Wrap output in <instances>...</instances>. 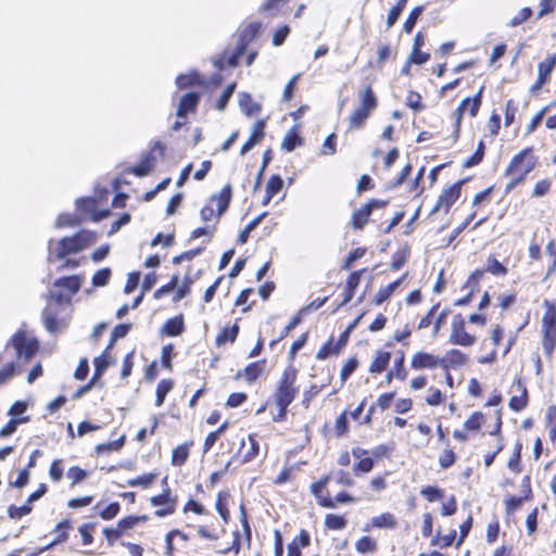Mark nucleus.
<instances>
[{
  "instance_id": "obj_56",
  "label": "nucleus",
  "mask_w": 556,
  "mask_h": 556,
  "mask_svg": "<svg viewBox=\"0 0 556 556\" xmlns=\"http://www.w3.org/2000/svg\"><path fill=\"white\" fill-rule=\"evenodd\" d=\"M88 476L89 472L77 465L71 466L66 472V477L70 479L72 488L77 484H80L84 480L88 478Z\"/></svg>"
},
{
  "instance_id": "obj_31",
  "label": "nucleus",
  "mask_w": 556,
  "mask_h": 556,
  "mask_svg": "<svg viewBox=\"0 0 556 556\" xmlns=\"http://www.w3.org/2000/svg\"><path fill=\"white\" fill-rule=\"evenodd\" d=\"M266 121L257 119L252 128V132L248 140L243 143L240 150V154L244 155L256 144L261 143L265 137Z\"/></svg>"
},
{
  "instance_id": "obj_13",
  "label": "nucleus",
  "mask_w": 556,
  "mask_h": 556,
  "mask_svg": "<svg viewBox=\"0 0 556 556\" xmlns=\"http://www.w3.org/2000/svg\"><path fill=\"white\" fill-rule=\"evenodd\" d=\"M448 342L464 348L472 346L477 342V336L467 330L466 318L460 313L455 314L452 318Z\"/></svg>"
},
{
  "instance_id": "obj_58",
  "label": "nucleus",
  "mask_w": 556,
  "mask_h": 556,
  "mask_svg": "<svg viewBox=\"0 0 556 556\" xmlns=\"http://www.w3.org/2000/svg\"><path fill=\"white\" fill-rule=\"evenodd\" d=\"M254 293L253 288H245L243 289L239 295L237 296L235 301V306H241V312L243 314L250 312L255 304V301H252L251 303H248L249 298Z\"/></svg>"
},
{
  "instance_id": "obj_33",
  "label": "nucleus",
  "mask_w": 556,
  "mask_h": 556,
  "mask_svg": "<svg viewBox=\"0 0 556 556\" xmlns=\"http://www.w3.org/2000/svg\"><path fill=\"white\" fill-rule=\"evenodd\" d=\"M544 263L542 269L544 271L543 279L546 280L556 271V239H551L545 245Z\"/></svg>"
},
{
  "instance_id": "obj_32",
  "label": "nucleus",
  "mask_w": 556,
  "mask_h": 556,
  "mask_svg": "<svg viewBox=\"0 0 556 556\" xmlns=\"http://www.w3.org/2000/svg\"><path fill=\"white\" fill-rule=\"evenodd\" d=\"M73 529V523L70 518H65L58 522L53 529V533L55 534L54 539L45 546L41 552L47 551L55 545L65 543L70 538V532Z\"/></svg>"
},
{
  "instance_id": "obj_37",
  "label": "nucleus",
  "mask_w": 556,
  "mask_h": 556,
  "mask_svg": "<svg viewBox=\"0 0 556 556\" xmlns=\"http://www.w3.org/2000/svg\"><path fill=\"white\" fill-rule=\"evenodd\" d=\"M193 445H194L193 440H189V441H186V442L177 445L176 447H174L172 451V457H170L172 466H174V467L184 466L190 456V452H191V448L193 447Z\"/></svg>"
},
{
  "instance_id": "obj_43",
  "label": "nucleus",
  "mask_w": 556,
  "mask_h": 556,
  "mask_svg": "<svg viewBox=\"0 0 556 556\" xmlns=\"http://www.w3.org/2000/svg\"><path fill=\"white\" fill-rule=\"evenodd\" d=\"M175 381L172 378H164L159 381L155 389V402L154 405L156 407H161L167 394L174 389Z\"/></svg>"
},
{
  "instance_id": "obj_16",
  "label": "nucleus",
  "mask_w": 556,
  "mask_h": 556,
  "mask_svg": "<svg viewBox=\"0 0 556 556\" xmlns=\"http://www.w3.org/2000/svg\"><path fill=\"white\" fill-rule=\"evenodd\" d=\"M109 191L104 190L102 194L97 198H81L76 202L77 210L86 215H90V218L93 222H99L103 218H106L111 215L110 208L99 210V202L104 201L108 202Z\"/></svg>"
},
{
  "instance_id": "obj_4",
  "label": "nucleus",
  "mask_w": 556,
  "mask_h": 556,
  "mask_svg": "<svg viewBox=\"0 0 556 556\" xmlns=\"http://www.w3.org/2000/svg\"><path fill=\"white\" fill-rule=\"evenodd\" d=\"M260 27L261 25L258 23H250L247 25L239 34L233 52L230 55H227V52L225 51L220 58L214 62V65L218 70H222L225 65L230 67L238 66L240 58L247 51L250 42L257 36Z\"/></svg>"
},
{
  "instance_id": "obj_49",
  "label": "nucleus",
  "mask_w": 556,
  "mask_h": 556,
  "mask_svg": "<svg viewBox=\"0 0 556 556\" xmlns=\"http://www.w3.org/2000/svg\"><path fill=\"white\" fill-rule=\"evenodd\" d=\"M359 367V359L357 355L350 356L342 365L340 370V380L341 383H345V381L356 371Z\"/></svg>"
},
{
  "instance_id": "obj_19",
  "label": "nucleus",
  "mask_w": 556,
  "mask_h": 556,
  "mask_svg": "<svg viewBox=\"0 0 556 556\" xmlns=\"http://www.w3.org/2000/svg\"><path fill=\"white\" fill-rule=\"evenodd\" d=\"M58 305L52 301L48 303L42 312V319L46 329L51 333H56L66 327L65 320L60 316Z\"/></svg>"
},
{
  "instance_id": "obj_46",
  "label": "nucleus",
  "mask_w": 556,
  "mask_h": 556,
  "mask_svg": "<svg viewBox=\"0 0 556 556\" xmlns=\"http://www.w3.org/2000/svg\"><path fill=\"white\" fill-rule=\"evenodd\" d=\"M178 89H186L191 86H203L204 81L197 72L180 74L176 78Z\"/></svg>"
},
{
  "instance_id": "obj_12",
  "label": "nucleus",
  "mask_w": 556,
  "mask_h": 556,
  "mask_svg": "<svg viewBox=\"0 0 556 556\" xmlns=\"http://www.w3.org/2000/svg\"><path fill=\"white\" fill-rule=\"evenodd\" d=\"M165 485L160 494L153 495L150 498V504L155 507L154 516L164 518L176 513L178 506V496L172 493L167 483V477L163 479Z\"/></svg>"
},
{
  "instance_id": "obj_38",
  "label": "nucleus",
  "mask_w": 556,
  "mask_h": 556,
  "mask_svg": "<svg viewBox=\"0 0 556 556\" xmlns=\"http://www.w3.org/2000/svg\"><path fill=\"white\" fill-rule=\"evenodd\" d=\"M397 526V520L392 513H382L378 516H375L370 519V521L365 526V531L370 530L371 528L377 529H394Z\"/></svg>"
},
{
  "instance_id": "obj_55",
  "label": "nucleus",
  "mask_w": 556,
  "mask_h": 556,
  "mask_svg": "<svg viewBox=\"0 0 556 556\" xmlns=\"http://www.w3.org/2000/svg\"><path fill=\"white\" fill-rule=\"evenodd\" d=\"M484 154H485V143L483 140H480L478 142L476 151L464 162L463 166L465 168H470V167L479 165L483 161Z\"/></svg>"
},
{
  "instance_id": "obj_11",
  "label": "nucleus",
  "mask_w": 556,
  "mask_h": 556,
  "mask_svg": "<svg viewBox=\"0 0 556 556\" xmlns=\"http://www.w3.org/2000/svg\"><path fill=\"white\" fill-rule=\"evenodd\" d=\"M484 89H485V87H484V85H482L473 97L465 98L464 100L460 101V103L456 108V110L454 112V115H455V123H454L455 140H457L459 137L464 115L466 113H468V115L472 118L478 115L480 108L482 105V98H483Z\"/></svg>"
},
{
  "instance_id": "obj_9",
  "label": "nucleus",
  "mask_w": 556,
  "mask_h": 556,
  "mask_svg": "<svg viewBox=\"0 0 556 556\" xmlns=\"http://www.w3.org/2000/svg\"><path fill=\"white\" fill-rule=\"evenodd\" d=\"M148 515H128L121 518L115 527H106L102 533L106 540L108 545L113 546L117 540L128 534V532L140 523L149 521Z\"/></svg>"
},
{
  "instance_id": "obj_6",
  "label": "nucleus",
  "mask_w": 556,
  "mask_h": 556,
  "mask_svg": "<svg viewBox=\"0 0 556 556\" xmlns=\"http://www.w3.org/2000/svg\"><path fill=\"white\" fill-rule=\"evenodd\" d=\"M378 106L377 96L370 85L359 94V103L349 116V130L363 128L371 113Z\"/></svg>"
},
{
  "instance_id": "obj_35",
  "label": "nucleus",
  "mask_w": 556,
  "mask_h": 556,
  "mask_svg": "<svg viewBox=\"0 0 556 556\" xmlns=\"http://www.w3.org/2000/svg\"><path fill=\"white\" fill-rule=\"evenodd\" d=\"M155 156L151 152H146L140 162L125 169L127 174H134L137 177L147 176L155 166Z\"/></svg>"
},
{
  "instance_id": "obj_42",
  "label": "nucleus",
  "mask_w": 556,
  "mask_h": 556,
  "mask_svg": "<svg viewBox=\"0 0 556 556\" xmlns=\"http://www.w3.org/2000/svg\"><path fill=\"white\" fill-rule=\"evenodd\" d=\"M181 511L184 515L193 514L199 517L210 515L208 508L201 501L192 496L185 502Z\"/></svg>"
},
{
  "instance_id": "obj_54",
  "label": "nucleus",
  "mask_w": 556,
  "mask_h": 556,
  "mask_svg": "<svg viewBox=\"0 0 556 556\" xmlns=\"http://www.w3.org/2000/svg\"><path fill=\"white\" fill-rule=\"evenodd\" d=\"M457 460V454L454 448L446 447L444 448L438 457V464L442 470H446L455 465Z\"/></svg>"
},
{
  "instance_id": "obj_45",
  "label": "nucleus",
  "mask_w": 556,
  "mask_h": 556,
  "mask_svg": "<svg viewBox=\"0 0 556 556\" xmlns=\"http://www.w3.org/2000/svg\"><path fill=\"white\" fill-rule=\"evenodd\" d=\"M355 549L361 555L374 554L378 551V543L374 538L363 535L355 542Z\"/></svg>"
},
{
  "instance_id": "obj_51",
  "label": "nucleus",
  "mask_w": 556,
  "mask_h": 556,
  "mask_svg": "<svg viewBox=\"0 0 556 556\" xmlns=\"http://www.w3.org/2000/svg\"><path fill=\"white\" fill-rule=\"evenodd\" d=\"M397 54L396 49H393L389 43L380 45L377 50V60L376 65L379 68H382L384 63L389 59H395Z\"/></svg>"
},
{
  "instance_id": "obj_39",
  "label": "nucleus",
  "mask_w": 556,
  "mask_h": 556,
  "mask_svg": "<svg viewBox=\"0 0 556 556\" xmlns=\"http://www.w3.org/2000/svg\"><path fill=\"white\" fill-rule=\"evenodd\" d=\"M185 331L184 315L168 318L162 326V332L167 337H178Z\"/></svg>"
},
{
  "instance_id": "obj_17",
  "label": "nucleus",
  "mask_w": 556,
  "mask_h": 556,
  "mask_svg": "<svg viewBox=\"0 0 556 556\" xmlns=\"http://www.w3.org/2000/svg\"><path fill=\"white\" fill-rule=\"evenodd\" d=\"M11 343L16 351L18 358L30 361L39 350V342L37 339L28 337L24 330L16 331L11 338Z\"/></svg>"
},
{
  "instance_id": "obj_28",
  "label": "nucleus",
  "mask_w": 556,
  "mask_h": 556,
  "mask_svg": "<svg viewBox=\"0 0 556 556\" xmlns=\"http://www.w3.org/2000/svg\"><path fill=\"white\" fill-rule=\"evenodd\" d=\"M514 386L519 391V395H513L509 399L508 406L514 412H521L529 403L528 389L520 377L514 380Z\"/></svg>"
},
{
  "instance_id": "obj_60",
  "label": "nucleus",
  "mask_w": 556,
  "mask_h": 556,
  "mask_svg": "<svg viewBox=\"0 0 556 556\" xmlns=\"http://www.w3.org/2000/svg\"><path fill=\"white\" fill-rule=\"evenodd\" d=\"M545 427L552 441L556 440V405H551L546 409Z\"/></svg>"
},
{
  "instance_id": "obj_62",
  "label": "nucleus",
  "mask_w": 556,
  "mask_h": 556,
  "mask_svg": "<svg viewBox=\"0 0 556 556\" xmlns=\"http://www.w3.org/2000/svg\"><path fill=\"white\" fill-rule=\"evenodd\" d=\"M333 431H334V435L337 438H342L349 433L350 426H349V421H348V410H343L336 418Z\"/></svg>"
},
{
  "instance_id": "obj_41",
  "label": "nucleus",
  "mask_w": 556,
  "mask_h": 556,
  "mask_svg": "<svg viewBox=\"0 0 556 556\" xmlns=\"http://www.w3.org/2000/svg\"><path fill=\"white\" fill-rule=\"evenodd\" d=\"M339 345L336 343L333 336H331L316 352L315 358L317 361H325L330 356H338L342 349L338 348Z\"/></svg>"
},
{
  "instance_id": "obj_34",
  "label": "nucleus",
  "mask_w": 556,
  "mask_h": 556,
  "mask_svg": "<svg viewBox=\"0 0 556 556\" xmlns=\"http://www.w3.org/2000/svg\"><path fill=\"white\" fill-rule=\"evenodd\" d=\"M407 370L405 368V353L401 351L393 361L392 367L386 374L387 382L393 380L405 381L407 379Z\"/></svg>"
},
{
  "instance_id": "obj_40",
  "label": "nucleus",
  "mask_w": 556,
  "mask_h": 556,
  "mask_svg": "<svg viewBox=\"0 0 556 556\" xmlns=\"http://www.w3.org/2000/svg\"><path fill=\"white\" fill-rule=\"evenodd\" d=\"M239 105L241 111L248 116H256L262 111V105L255 102L252 96L248 92H243L240 94Z\"/></svg>"
},
{
  "instance_id": "obj_59",
  "label": "nucleus",
  "mask_w": 556,
  "mask_h": 556,
  "mask_svg": "<svg viewBox=\"0 0 556 556\" xmlns=\"http://www.w3.org/2000/svg\"><path fill=\"white\" fill-rule=\"evenodd\" d=\"M30 421V417L10 418V420L0 429V438L12 435L17 427Z\"/></svg>"
},
{
  "instance_id": "obj_63",
  "label": "nucleus",
  "mask_w": 556,
  "mask_h": 556,
  "mask_svg": "<svg viewBox=\"0 0 556 556\" xmlns=\"http://www.w3.org/2000/svg\"><path fill=\"white\" fill-rule=\"evenodd\" d=\"M302 144V138L294 129L289 130L282 139L281 148L287 152L293 151L298 146Z\"/></svg>"
},
{
  "instance_id": "obj_24",
  "label": "nucleus",
  "mask_w": 556,
  "mask_h": 556,
  "mask_svg": "<svg viewBox=\"0 0 556 556\" xmlns=\"http://www.w3.org/2000/svg\"><path fill=\"white\" fill-rule=\"evenodd\" d=\"M265 368L266 359L252 362L236 374V379L243 378L247 383L252 384L264 374Z\"/></svg>"
},
{
  "instance_id": "obj_36",
  "label": "nucleus",
  "mask_w": 556,
  "mask_h": 556,
  "mask_svg": "<svg viewBox=\"0 0 556 556\" xmlns=\"http://www.w3.org/2000/svg\"><path fill=\"white\" fill-rule=\"evenodd\" d=\"M230 496L231 494L229 490H222L216 494L215 498V509L225 525H228L231 519L229 509Z\"/></svg>"
},
{
  "instance_id": "obj_10",
  "label": "nucleus",
  "mask_w": 556,
  "mask_h": 556,
  "mask_svg": "<svg viewBox=\"0 0 556 556\" xmlns=\"http://www.w3.org/2000/svg\"><path fill=\"white\" fill-rule=\"evenodd\" d=\"M190 535L180 530L172 529L164 536L165 556H188L191 554Z\"/></svg>"
},
{
  "instance_id": "obj_14",
  "label": "nucleus",
  "mask_w": 556,
  "mask_h": 556,
  "mask_svg": "<svg viewBox=\"0 0 556 556\" xmlns=\"http://www.w3.org/2000/svg\"><path fill=\"white\" fill-rule=\"evenodd\" d=\"M257 433H250L240 440V445L229 462L244 465L253 462L260 455L261 445Z\"/></svg>"
},
{
  "instance_id": "obj_27",
  "label": "nucleus",
  "mask_w": 556,
  "mask_h": 556,
  "mask_svg": "<svg viewBox=\"0 0 556 556\" xmlns=\"http://www.w3.org/2000/svg\"><path fill=\"white\" fill-rule=\"evenodd\" d=\"M240 318H237L232 325H226L223 327L215 337V346L222 348L226 344H232L236 342L240 332Z\"/></svg>"
},
{
  "instance_id": "obj_47",
  "label": "nucleus",
  "mask_w": 556,
  "mask_h": 556,
  "mask_svg": "<svg viewBox=\"0 0 556 556\" xmlns=\"http://www.w3.org/2000/svg\"><path fill=\"white\" fill-rule=\"evenodd\" d=\"M409 254H410V251L407 245L396 250L392 254L390 269L392 271L400 270L408 262Z\"/></svg>"
},
{
  "instance_id": "obj_53",
  "label": "nucleus",
  "mask_w": 556,
  "mask_h": 556,
  "mask_svg": "<svg viewBox=\"0 0 556 556\" xmlns=\"http://www.w3.org/2000/svg\"><path fill=\"white\" fill-rule=\"evenodd\" d=\"M156 472H147L127 481L128 486H141L143 489L150 488L157 479Z\"/></svg>"
},
{
  "instance_id": "obj_2",
  "label": "nucleus",
  "mask_w": 556,
  "mask_h": 556,
  "mask_svg": "<svg viewBox=\"0 0 556 556\" xmlns=\"http://www.w3.org/2000/svg\"><path fill=\"white\" fill-rule=\"evenodd\" d=\"M539 157L533 147H527L516 153L505 168L504 176L510 180L505 186V194L511 192L517 186L523 184L528 175L535 169Z\"/></svg>"
},
{
  "instance_id": "obj_20",
  "label": "nucleus",
  "mask_w": 556,
  "mask_h": 556,
  "mask_svg": "<svg viewBox=\"0 0 556 556\" xmlns=\"http://www.w3.org/2000/svg\"><path fill=\"white\" fill-rule=\"evenodd\" d=\"M331 479V475L327 473L323 476L316 482H313L309 486L311 493L315 496L317 504L324 508H334L336 502L329 495H325L327 485Z\"/></svg>"
},
{
  "instance_id": "obj_8",
  "label": "nucleus",
  "mask_w": 556,
  "mask_h": 556,
  "mask_svg": "<svg viewBox=\"0 0 556 556\" xmlns=\"http://www.w3.org/2000/svg\"><path fill=\"white\" fill-rule=\"evenodd\" d=\"M232 199V188L230 184L224 186L217 194L210 197L207 203L201 208L200 216L203 222H210L213 218L218 220L227 211Z\"/></svg>"
},
{
  "instance_id": "obj_57",
  "label": "nucleus",
  "mask_w": 556,
  "mask_h": 556,
  "mask_svg": "<svg viewBox=\"0 0 556 556\" xmlns=\"http://www.w3.org/2000/svg\"><path fill=\"white\" fill-rule=\"evenodd\" d=\"M289 1L290 0H265L260 11L269 16H276Z\"/></svg>"
},
{
  "instance_id": "obj_25",
  "label": "nucleus",
  "mask_w": 556,
  "mask_h": 556,
  "mask_svg": "<svg viewBox=\"0 0 556 556\" xmlns=\"http://www.w3.org/2000/svg\"><path fill=\"white\" fill-rule=\"evenodd\" d=\"M200 93L190 91L184 94L178 103L176 116L178 118H186L189 113H194L200 103Z\"/></svg>"
},
{
  "instance_id": "obj_1",
  "label": "nucleus",
  "mask_w": 556,
  "mask_h": 556,
  "mask_svg": "<svg viewBox=\"0 0 556 556\" xmlns=\"http://www.w3.org/2000/svg\"><path fill=\"white\" fill-rule=\"evenodd\" d=\"M299 370L293 365H288L281 372L271 394L274 404L278 407V413L273 417L276 422H282L287 419L288 408L296 399L300 388L296 384Z\"/></svg>"
},
{
  "instance_id": "obj_44",
  "label": "nucleus",
  "mask_w": 556,
  "mask_h": 556,
  "mask_svg": "<svg viewBox=\"0 0 556 556\" xmlns=\"http://www.w3.org/2000/svg\"><path fill=\"white\" fill-rule=\"evenodd\" d=\"M283 180L279 175H271L267 181L263 205H267L270 200L282 189Z\"/></svg>"
},
{
  "instance_id": "obj_3",
  "label": "nucleus",
  "mask_w": 556,
  "mask_h": 556,
  "mask_svg": "<svg viewBox=\"0 0 556 556\" xmlns=\"http://www.w3.org/2000/svg\"><path fill=\"white\" fill-rule=\"evenodd\" d=\"M98 240L97 232L91 230H79L73 236L64 237L56 241L52 251L55 260H63L70 254L78 253Z\"/></svg>"
},
{
  "instance_id": "obj_52",
  "label": "nucleus",
  "mask_w": 556,
  "mask_h": 556,
  "mask_svg": "<svg viewBox=\"0 0 556 556\" xmlns=\"http://www.w3.org/2000/svg\"><path fill=\"white\" fill-rule=\"evenodd\" d=\"M324 525L328 530L340 531L346 527L348 520L344 516L341 515L327 514L325 516Z\"/></svg>"
},
{
  "instance_id": "obj_7",
  "label": "nucleus",
  "mask_w": 556,
  "mask_h": 556,
  "mask_svg": "<svg viewBox=\"0 0 556 556\" xmlns=\"http://www.w3.org/2000/svg\"><path fill=\"white\" fill-rule=\"evenodd\" d=\"M545 308L542 321V348L544 354L551 358L556 346V303L545 299L543 301Z\"/></svg>"
},
{
  "instance_id": "obj_48",
  "label": "nucleus",
  "mask_w": 556,
  "mask_h": 556,
  "mask_svg": "<svg viewBox=\"0 0 556 556\" xmlns=\"http://www.w3.org/2000/svg\"><path fill=\"white\" fill-rule=\"evenodd\" d=\"M370 215V208L364 204L362 207L353 212L351 218L352 227L354 229H362L368 223Z\"/></svg>"
},
{
  "instance_id": "obj_26",
  "label": "nucleus",
  "mask_w": 556,
  "mask_h": 556,
  "mask_svg": "<svg viewBox=\"0 0 556 556\" xmlns=\"http://www.w3.org/2000/svg\"><path fill=\"white\" fill-rule=\"evenodd\" d=\"M391 352L383 349L376 350L372 356V361L369 364L368 372L372 376H378L387 371L391 362Z\"/></svg>"
},
{
  "instance_id": "obj_5",
  "label": "nucleus",
  "mask_w": 556,
  "mask_h": 556,
  "mask_svg": "<svg viewBox=\"0 0 556 556\" xmlns=\"http://www.w3.org/2000/svg\"><path fill=\"white\" fill-rule=\"evenodd\" d=\"M84 275L63 276L54 280L49 300L56 305H71L73 296L80 290Z\"/></svg>"
},
{
  "instance_id": "obj_50",
  "label": "nucleus",
  "mask_w": 556,
  "mask_h": 556,
  "mask_svg": "<svg viewBox=\"0 0 556 556\" xmlns=\"http://www.w3.org/2000/svg\"><path fill=\"white\" fill-rule=\"evenodd\" d=\"M521 451H522V443L520 441H517L514 445L513 454L507 463L508 469L514 473H520L522 471Z\"/></svg>"
},
{
  "instance_id": "obj_64",
  "label": "nucleus",
  "mask_w": 556,
  "mask_h": 556,
  "mask_svg": "<svg viewBox=\"0 0 556 556\" xmlns=\"http://www.w3.org/2000/svg\"><path fill=\"white\" fill-rule=\"evenodd\" d=\"M484 424V415L481 412H473L464 422L467 431H479Z\"/></svg>"
},
{
  "instance_id": "obj_21",
  "label": "nucleus",
  "mask_w": 556,
  "mask_h": 556,
  "mask_svg": "<svg viewBox=\"0 0 556 556\" xmlns=\"http://www.w3.org/2000/svg\"><path fill=\"white\" fill-rule=\"evenodd\" d=\"M352 455L357 462L353 465V472L356 476L368 473L375 467V459L370 452L363 447H353Z\"/></svg>"
},
{
  "instance_id": "obj_18",
  "label": "nucleus",
  "mask_w": 556,
  "mask_h": 556,
  "mask_svg": "<svg viewBox=\"0 0 556 556\" xmlns=\"http://www.w3.org/2000/svg\"><path fill=\"white\" fill-rule=\"evenodd\" d=\"M556 66V53L548 54L538 64V77L534 84L529 88V92L538 96L544 85L549 83L551 74Z\"/></svg>"
},
{
  "instance_id": "obj_22",
  "label": "nucleus",
  "mask_w": 556,
  "mask_h": 556,
  "mask_svg": "<svg viewBox=\"0 0 556 556\" xmlns=\"http://www.w3.org/2000/svg\"><path fill=\"white\" fill-rule=\"evenodd\" d=\"M409 366L414 370L435 369L441 367L440 356L429 352L418 351L413 354Z\"/></svg>"
},
{
  "instance_id": "obj_23",
  "label": "nucleus",
  "mask_w": 556,
  "mask_h": 556,
  "mask_svg": "<svg viewBox=\"0 0 556 556\" xmlns=\"http://www.w3.org/2000/svg\"><path fill=\"white\" fill-rule=\"evenodd\" d=\"M365 271H366V269L362 268V269L352 271L348 276L346 281H345V286H344V289H343V292H342L343 299H342L341 303L338 304L336 309L344 306L345 304H348L353 299V296L355 294V291H356L357 287L361 283L362 275Z\"/></svg>"
},
{
  "instance_id": "obj_30",
  "label": "nucleus",
  "mask_w": 556,
  "mask_h": 556,
  "mask_svg": "<svg viewBox=\"0 0 556 556\" xmlns=\"http://www.w3.org/2000/svg\"><path fill=\"white\" fill-rule=\"evenodd\" d=\"M441 359V368L444 371L455 369L467 364L468 356L460 350L451 349L448 350Z\"/></svg>"
},
{
  "instance_id": "obj_15",
  "label": "nucleus",
  "mask_w": 556,
  "mask_h": 556,
  "mask_svg": "<svg viewBox=\"0 0 556 556\" xmlns=\"http://www.w3.org/2000/svg\"><path fill=\"white\" fill-rule=\"evenodd\" d=\"M467 179H459L455 181L453 185L443 189L438 197V200L430 211V214H435L439 212H444L447 214L451 207L456 203V201L460 198L462 188L465 185Z\"/></svg>"
},
{
  "instance_id": "obj_29",
  "label": "nucleus",
  "mask_w": 556,
  "mask_h": 556,
  "mask_svg": "<svg viewBox=\"0 0 556 556\" xmlns=\"http://www.w3.org/2000/svg\"><path fill=\"white\" fill-rule=\"evenodd\" d=\"M408 273H404L401 277L390 282L387 286L381 287L371 300V304L380 306L387 302L395 292V290L407 279Z\"/></svg>"
},
{
  "instance_id": "obj_61",
  "label": "nucleus",
  "mask_w": 556,
  "mask_h": 556,
  "mask_svg": "<svg viewBox=\"0 0 556 556\" xmlns=\"http://www.w3.org/2000/svg\"><path fill=\"white\" fill-rule=\"evenodd\" d=\"M486 273L492 274L493 276H505L508 273L506 266H504L494 255H490L486 260V267L484 268Z\"/></svg>"
}]
</instances>
